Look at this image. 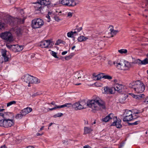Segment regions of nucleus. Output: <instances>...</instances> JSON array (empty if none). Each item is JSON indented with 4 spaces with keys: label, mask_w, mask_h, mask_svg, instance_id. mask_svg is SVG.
Segmentation results:
<instances>
[{
    "label": "nucleus",
    "mask_w": 148,
    "mask_h": 148,
    "mask_svg": "<svg viewBox=\"0 0 148 148\" xmlns=\"http://www.w3.org/2000/svg\"><path fill=\"white\" fill-rule=\"evenodd\" d=\"M79 102L82 109L85 108L86 106L91 108L93 110L97 111L106 108L104 102L98 97H96L92 100H89L87 103L84 100Z\"/></svg>",
    "instance_id": "obj_1"
},
{
    "label": "nucleus",
    "mask_w": 148,
    "mask_h": 148,
    "mask_svg": "<svg viewBox=\"0 0 148 148\" xmlns=\"http://www.w3.org/2000/svg\"><path fill=\"white\" fill-rule=\"evenodd\" d=\"M129 86L137 93L143 92L145 88L144 84L139 80L131 82L129 84Z\"/></svg>",
    "instance_id": "obj_2"
},
{
    "label": "nucleus",
    "mask_w": 148,
    "mask_h": 148,
    "mask_svg": "<svg viewBox=\"0 0 148 148\" xmlns=\"http://www.w3.org/2000/svg\"><path fill=\"white\" fill-rule=\"evenodd\" d=\"M25 18H14L10 15H7L5 20L6 23L12 26L17 24H22L24 22Z\"/></svg>",
    "instance_id": "obj_3"
},
{
    "label": "nucleus",
    "mask_w": 148,
    "mask_h": 148,
    "mask_svg": "<svg viewBox=\"0 0 148 148\" xmlns=\"http://www.w3.org/2000/svg\"><path fill=\"white\" fill-rule=\"evenodd\" d=\"M133 111L129 110H125L123 113L124 117L123 121L124 122H128L131 121L133 120L136 119V118H134L133 115Z\"/></svg>",
    "instance_id": "obj_4"
},
{
    "label": "nucleus",
    "mask_w": 148,
    "mask_h": 148,
    "mask_svg": "<svg viewBox=\"0 0 148 148\" xmlns=\"http://www.w3.org/2000/svg\"><path fill=\"white\" fill-rule=\"evenodd\" d=\"M44 24L43 20L40 18H35L32 21L31 26L33 29L40 28Z\"/></svg>",
    "instance_id": "obj_5"
},
{
    "label": "nucleus",
    "mask_w": 148,
    "mask_h": 148,
    "mask_svg": "<svg viewBox=\"0 0 148 148\" xmlns=\"http://www.w3.org/2000/svg\"><path fill=\"white\" fill-rule=\"evenodd\" d=\"M14 121L12 119H2L0 120V125L4 127H8L13 125Z\"/></svg>",
    "instance_id": "obj_6"
},
{
    "label": "nucleus",
    "mask_w": 148,
    "mask_h": 148,
    "mask_svg": "<svg viewBox=\"0 0 148 148\" xmlns=\"http://www.w3.org/2000/svg\"><path fill=\"white\" fill-rule=\"evenodd\" d=\"M1 38L6 41L11 42L13 40V38L11 34L9 32H5L0 34Z\"/></svg>",
    "instance_id": "obj_7"
},
{
    "label": "nucleus",
    "mask_w": 148,
    "mask_h": 148,
    "mask_svg": "<svg viewBox=\"0 0 148 148\" xmlns=\"http://www.w3.org/2000/svg\"><path fill=\"white\" fill-rule=\"evenodd\" d=\"M59 2L63 5L69 7L74 6L77 4L75 0H60Z\"/></svg>",
    "instance_id": "obj_8"
},
{
    "label": "nucleus",
    "mask_w": 148,
    "mask_h": 148,
    "mask_svg": "<svg viewBox=\"0 0 148 148\" xmlns=\"http://www.w3.org/2000/svg\"><path fill=\"white\" fill-rule=\"evenodd\" d=\"M113 120V122L112 123L110 126H116L118 128L122 127V125L121 124V120L120 119H118L116 116H114Z\"/></svg>",
    "instance_id": "obj_9"
},
{
    "label": "nucleus",
    "mask_w": 148,
    "mask_h": 148,
    "mask_svg": "<svg viewBox=\"0 0 148 148\" xmlns=\"http://www.w3.org/2000/svg\"><path fill=\"white\" fill-rule=\"evenodd\" d=\"M115 89V91H116L118 92L123 94L125 92L124 86L122 85L118 84H116L115 85L114 87Z\"/></svg>",
    "instance_id": "obj_10"
},
{
    "label": "nucleus",
    "mask_w": 148,
    "mask_h": 148,
    "mask_svg": "<svg viewBox=\"0 0 148 148\" xmlns=\"http://www.w3.org/2000/svg\"><path fill=\"white\" fill-rule=\"evenodd\" d=\"M104 90V93L107 94H113L115 93V89L114 87H105Z\"/></svg>",
    "instance_id": "obj_11"
},
{
    "label": "nucleus",
    "mask_w": 148,
    "mask_h": 148,
    "mask_svg": "<svg viewBox=\"0 0 148 148\" xmlns=\"http://www.w3.org/2000/svg\"><path fill=\"white\" fill-rule=\"evenodd\" d=\"M1 116L2 117V119H10L13 116V114L10 112H5L4 113H1Z\"/></svg>",
    "instance_id": "obj_12"
},
{
    "label": "nucleus",
    "mask_w": 148,
    "mask_h": 148,
    "mask_svg": "<svg viewBox=\"0 0 148 148\" xmlns=\"http://www.w3.org/2000/svg\"><path fill=\"white\" fill-rule=\"evenodd\" d=\"M136 99L139 100V102L143 104L145 103L146 99L145 98V95L144 94H141L137 95Z\"/></svg>",
    "instance_id": "obj_13"
},
{
    "label": "nucleus",
    "mask_w": 148,
    "mask_h": 148,
    "mask_svg": "<svg viewBox=\"0 0 148 148\" xmlns=\"http://www.w3.org/2000/svg\"><path fill=\"white\" fill-rule=\"evenodd\" d=\"M114 114L112 113H110L105 117L103 118L102 121L107 122L111 119H113L114 117Z\"/></svg>",
    "instance_id": "obj_14"
},
{
    "label": "nucleus",
    "mask_w": 148,
    "mask_h": 148,
    "mask_svg": "<svg viewBox=\"0 0 148 148\" xmlns=\"http://www.w3.org/2000/svg\"><path fill=\"white\" fill-rule=\"evenodd\" d=\"M32 111V108L27 107L21 110L20 112V113H22L24 115V116H25L26 114L31 112Z\"/></svg>",
    "instance_id": "obj_15"
},
{
    "label": "nucleus",
    "mask_w": 148,
    "mask_h": 148,
    "mask_svg": "<svg viewBox=\"0 0 148 148\" xmlns=\"http://www.w3.org/2000/svg\"><path fill=\"white\" fill-rule=\"evenodd\" d=\"M116 67L118 69L124 70L125 60L121 61L119 63H117Z\"/></svg>",
    "instance_id": "obj_16"
},
{
    "label": "nucleus",
    "mask_w": 148,
    "mask_h": 148,
    "mask_svg": "<svg viewBox=\"0 0 148 148\" xmlns=\"http://www.w3.org/2000/svg\"><path fill=\"white\" fill-rule=\"evenodd\" d=\"M48 42V40H45L41 41L40 42V45L42 48H49V44Z\"/></svg>",
    "instance_id": "obj_17"
},
{
    "label": "nucleus",
    "mask_w": 148,
    "mask_h": 148,
    "mask_svg": "<svg viewBox=\"0 0 148 148\" xmlns=\"http://www.w3.org/2000/svg\"><path fill=\"white\" fill-rule=\"evenodd\" d=\"M31 77L32 75L29 74L25 75L23 79L24 81L28 84H30Z\"/></svg>",
    "instance_id": "obj_18"
},
{
    "label": "nucleus",
    "mask_w": 148,
    "mask_h": 148,
    "mask_svg": "<svg viewBox=\"0 0 148 148\" xmlns=\"http://www.w3.org/2000/svg\"><path fill=\"white\" fill-rule=\"evenodd\" d=\"M23 30L20 27H17L15 30L16 34L19 36L23 35Z\"/></svg>",
    "instance_id": "obj_19"
},
{
    "label": "nucleus",
    "mask_w": 148,
    "mask_h": 148,
    "mask_svg": "<svg viewBox=\"0 0 148 148\" xmlns=\"http://www.w3.org/2000/svg\"><path fill=\"white\" fill-rule=\"evenodd\" d=\"M93 79L94 80H98L102 78L103 73H101L96 75V74L94 73L93 74Z\"/></svg>",
    "instance_id": "obj_20"
},
{
    "label": "nucleus",
    "mask_w": 148,
    "mask_h": 148,
    "mask_svg": "<svg viewBox=\"0 0 148 148\" xmlns=\"http://www.w3.org/2000/svg\"><path fill=\"white\" fill-rule=\"evenodd\" d=\"M72 108L77 110L82 109L79 102H76L73 104Z\"/></svg>",
    "instance_id": "obj_21"
},
{
    "label": "nucleus",
    "mask_w": 148,
    "mask_h": 148,
    "mask_svg": "<svg viewBox=\"0 0 148 148\" xmlns=\"http://www.w3.org/2000/svg\"><path fill=\"white\" fill-rule=\"evenodd\" d=\"M30 83L38 84L40 82V81L36 77L32 76Z\"/></svg>",
    "instance_id": "obj_22"
},
{
    "label": "nucleus",
    "mask_w": 148,
    "mask_h": 148,
    "mask_svg": "<svg viewBox=\"0 0 148 148\" xmlns=\"http://www.w3.org/2000/svg\"><path fill=\"white\" fill-rule=\"evenodd\" d=\"M42 5L39 1L36 3V5L34 6L35 10H36L41 11L42 9Z\"/></svg>",
    "instance_id": "obj_23"
},
{
    "label": "nucleus",
    "mask_w": 148,
    "mask_h": 148,
    "mask_svg": "<svg viewBox=\"0 0 148 148\" xmlns=\"http://www.w3.org/2000/svg\"><path fill=\"white\" fill-rule=\"evenodd\" d=\"M39 1L42 5H50L51 3V2L49 0H41Z\"/></svg>",
    "instance_id": "obj_24"
},
{
    "label": "nucleus",
    "mask_w": 148,
    "mask_h": 148,
    "mask_svg": "<svg viewBox=\"0 0 148 148\" xmlns=\"http://www.w3.org/2000/svg\"><path fill=\"white\" fill-rule=\"evenodd\" d=\"M124 70H128L131 66L130 63L127 61L125 60Z\"/></svg>",
    "instance_id": "obj_25"
},
{
    "label": "nucleus",
    "mask_w": 148,
    "mask_h": 148,
    "mask_svg": "<svg viewBox=\"0 0 148 148\" xmlns=\"http://www.w3.org/2000/svg\"><path fill=\"white\" fill-rule=\"evenodd\" d=\"M92 131V130L90 128L87 127H84V134L90 133Z\"/></svg>",
    "instance_id": "obj_26"
},
{
    "label": "nucleus",
    "mask_w": 148,
    "mask_h": 148,
    "mask_svg": "<svg viewBox=\"0 0 148 148\" xmlns=\"http://www.w3.org/2000/svg\"><path fill=\"white\" fill-rule=\"evenodd\" d=\"M88 39L87 37H85L84 36H82L79 37L78 38V40L80 42H82V41H86Z\"/></svg>",
    "instance_id": "obj_27"
},
{
    "label": "nucleus",
    "mask_w": 148,
    "mask_h": 148,
    "mask_svg": "<svg viewBox=\"0 0 148 148\" xmlns=\"http://www.w3.org/2000/svg\"><path fill=\"white\" fill-rule=\"evenodd\" d=\"M81 71H79L76 72L74 75V77L76 78H77L79 79L81 77V75L80 74Z\"/></svg>",
    "instance_id": "obj_28"
},
{
    "label": "nucleus",
    "mask_w": 148,
    "mask_h": 148,
    "mask_svg": "<svg viewBox=\"0 0 148 148\" xmlns=\"http://www.w3.org/2000/svg\"><path fill=\"white\" fill-rule=\"evenodd\" d=\"M14 51L15 52H18L21 51V49H20V45H15L14 46Z\"/></svg>",
    "instance_id": "obj_29"
},
{
    "label": "nucleus",
    "mask_w": 148,
    "mask_h": 148,
    "mask_svg": "<svg viewBox=\"0 0 148 148\" xmlns=\"http://www.w3.org/2000/svg\"><path fill=\"white\" fill-rule=\"evenodd\" d=\"M23 116H24V115L22 113L18 114H16V119H21Z\"/></svg>",
    "instance_id": "obj_30"
},
{
    "label": "nucleus",
    "mask_w": 148,
    "mask_h": 148,
    "mask_svg": "<svg viewBox=\"0 0 148 148\" xmlns=\"http://www.w3.org/2000/svg\"><path fill=\"white\" fill-rule=\"evenodd\" d=\"M104 74L103 73V76L102 78L105 79H107L109 80L111 79H112V77L111 76L109 75H104Z\"/></svg>",
    "instance_id": "obj_31"
},
{
    "label": "nucleus",
    "mask_w": 148,
    "mask_h": 148,
    "mask_svg": "<svg viewBox=\"0 0 148 148\" xmlns=\"http://www.w3.org/2000/svg\"><path fill=\"white\" fill-rule=\"evenodd\" d=\"M118 51L121 54L126 53H127V51L126 49H122L118 50Z\"/></svg>",
    "instance_id": "obj_32"
},
{
    "label": "nucleus",
    "mask_w": 148,
    "mask_h": 148,
    "mask_svg": "<svg viewBox=\"0 0 148 148\" xmlns=\"http://www.w3.org/2000/svg\"><path fill=\"white\" fill-rule=\"evenodd\" d=\"M148 64V58H146L142 61V64L145 65Z\"/></svg>",
    "instance_id": "obj_33"
},
{
    "label": "nucleus",
    "mask_w": 148,
    "mask_h": 148,
    "mask_svg": "<svg viewBox=\"0 0 148 148\" xmlns=\"http://www.w3.org/2000/svg\"><path fill=\"white\" fill-rule=\"evenodd\" d=\"M134 63L142 64V61L140 59H137L134 61Z\"/></svg>",
    "instance_id": "obj_34"
},
{
    "label": "nucleus",
    "mask_w": 148,
    "mask_h": 148,
    "mask_svg": "<svg viewBox=\"0 0 148 148\" xmlns=\"http://www.w3.org/2000/svg\"><path fill=\"white\" fill-rule=\"evenodd\" d=\"M63 115V114L61 113H58L54 115L53 116L54 118L60 117Z\"/></svg>",
    "instance_id": "obj_35"
},
{
    "label": "nucleus",
    "mask_w": 148,
    "mask_h": 148,
    "mask_svg": "<svg viewBox=\"0 0 148 148\" xmlns=\"http://www.w3.org/2000/svg\"><path fill=\"white\" fill-rule=\"evenodd\" d=\"M16 101H10L7 103V107H9L10 106H11L12 104H15L16 103Z\"/></svg>",
    "instance_id": "obj_36"
},
{
    "label": "nucleus",
    "mask_w": 148,
    "mask_h": 148,
    "mask_svg": "<svg viewBox=\"0 0 148 148\" xmlns=\"http://www.w3.org/2000/svg\"><path fill=\"white\" fill-rule=\"evenodd\" d=\"M6 46L8 48L10 49H11L12 48H14V46H15V45H10L8 44H6Z\"/></svg>",
    "instance_id": "obj_37"
},
{
    "label": "nucleus",
    "mask_w": 148,
    "mask_h": 148,
    "mask_svg": "<svg viewBox=\"0 0 148 148\" xmlns=\"http://www.w3.org/2000/svg\"><path fill=\"white\" fill-rule=\"evenodd\" d=\"M41 94V92H36L35 93H34V94H33L32 95V96L33 97H35L36 96H37L40 95Z\"/></svg>",
    "instance_id": "obj_38"
},
{
    "label": "nucleus",
    "mask_w": 148,
    "mask_h": 148,
    "mask_svg": "<svg viewBox=\"0 0 148 148\" xmlns=\"http://www.w3.org/2000/svg\"><path fill=\"white\" fill-rule=\"evenodd\" d=\"M67 36L69 37H72V36L73 35V32L71 31L68 32L67 34Z\"/></svg>",
    "instance_id": "obj_39"
},
{
    "label": "nucleus",
    "mask_w": 148,
    "mask_h": 148,
    "mask_svg": "<svg viewBox=\"0 0 148 148\" xmlns=\"http://www.w3.org/2000/svg\"><path fill=\"white\" fill-rule=\"evenodd\" d=\"M63 42H64L63 41H62L60 40H58L57 41L55 44L56 45H59L60 43L63 44Z\"/></svg>",
    "instance_id": "obj_40"
},
{
    "label": "nucleus",
    "mask_w": 148,
    "mask_h": 148,
    "mask_svg": "<svg viewBox=\"0 0 148 148\" xmlns=\"http://www.w3.org/2000/svg\"><path fill=\"white\" fill-rule=\"evenodd\" d=\"M48 42L49 43V48H51L54 45L53 42L49 40H48Z\"/></svg>",
    "instance_id": "obj_41"
},
{
    "label": "nucleus",
    "mask_w": 148,
    "mask_h": 148,
    "mask_svg": "<svg viewBox=\"0 0 148 148\" xmlns=\"http://www.w3.org/2000/svg\"><path fill=\"white\" fill-rule=\"evenodd\" d=\"M76 27V28L75 29V30L77 31V32H79L82 29V27H80L79 28H78V25H77Z\"/></svg>",
    "instance_id": "obj_42"
},
{
    "label": "nucleus",
    "mask_w": 148,
    "mask_h": 148,
    "mask_svg": "<svg viewBox=\"0 0 148 148\" xmlns=\"http://www.w3.org/2000/svg\"><path fill=\"white\" fill-rule=\"evenodd\" d=\"M65 107H66L68 108L70 107H72L73 106V104L71 103H66L64 104Z\"/></svg>",
    "instance_id": "obj_43"
},
{
    "label": "nucleus",
    "mask_w": 148,
    "mask_h": 148,
    "mask_svg": "<svg viewBox=\"0 0 148 148\" xmlns=\"http://www.w3.org/2000/svg\"><path fill=\"white\" fill-rule=\"evenodd\" d=\"M4 23L0 22V29H4Z\"/></svg>",
    "instance_id": "obj_44"
},
{
    "label": "nucleus",
    "mask_w": 148,
    "mask_h": 148,
    "mask_svg": "<svg viewBox=\"0 0 148 148\" xmlns=\"http://www.w3.org/2000/svg\"><path fill=\"white\" fill-rule=\"evenodd\" d=\"M73 14V13L71 12H68L67 13V17L70 18L72 16Z\"/></svg>",
    "instance_id": "obj_45"
},
{
    "label": "nucleus",
    "mask_w": 148,
    "mask_h": 148,
    "mask_svg": "<svg viewBox=\"0 0 148 148\" xmlns=\"http://www.w3.org/2000/svg\"><path fill=\"white\" fill-rule=\"evenodd\" d=\"M52 56H53L54 58H58V57L57 56V53H56L53 51H52Z\"/></svg>",
    "instance_id": "obj_46"
},
{
    "label": "nucleus",
    "mask_w": 148,
    "mask_h": 148,
    "mask_svg": "<svg viewBox=\"0 0 148 148\" xmlns=\"http://www.w3.org/2000/svg\"><path fill=\"white\" fill-rule=\"evenodd\" d=\"M72 57V56L71 55L66 56L65 57V59L66 60H68L71 59Z\"/></svg>",
    "instance_id": "obj_47"
},
{
    "label": "nucleus",
    "mask_w": 148,
    "mask_h": 148,
    "mask_svg": "<svg viewBox=\"0 0 148 148\" xmlns=\"http://www.w3.org/2000/svg\"><path fill=\"white\" fill-rule=\"evenodd\" d=\"M133 113H132L133 114H139L142 112H143V111H142L141 112L140 110H137L136 111H134V112L133 111Z\"/></svg>",
    "instance_id": "obj_48"
},
{
    "label": "nucleus",
    "mask_w": 148,
    "mask_h": 148,
    "mask_svg": "<svg viewBox=\"0 0 148 148\" xmlns=\"http://www.w3.org/2000/svg\"><path fill=\"white\" fill-rule=\"evenodd\" d=\"M2 56L3 57L6 56V51L4 50L2 52Z\"/></svg>",
    "instance_id": "obj_49"
},
{
    "label": "nucleus",
    "mask_w": 148,
    "mask_h": 148,
    "mask_svg": "<svg viewBox=\"0 0 148 148\" xmlns=\"http://www.w3.org/2000/svg\"><path fill=\"white\" fill-rule=\"evenodd\" d=\"M54 18L56 21H58L60 20L59 17L58 16H54Z\"/></svg>",
    "instance_id": "obj_50"
},
{
    "label": "nucleus",
    "mask_w": 148,
    "mask_h": 148,
    "mask_svg": "<svg viewBox=\"0 0 148 148\" xmlns=\"http://www.w3.org/2000/svg\"><path fill=\"white\" fill-rule=\"evenodd\" d=\"M4 62H6L8 61L9 58L7 56L3 57Z\"/></svg>",
    "instance_id": "obj_51"
},
{
    "label": "nucleus",
    "mask_w": 148,
    "mask_h": 148,
    "mask_svg": "<svg viewBox=\"0 0 148 148\" xmlns=\"http://www.w3.org/2000/svg\"><path fill=\"white\" fill-rule=\"evenodd\" d=\"M63 143L65 145H67L69 144V141L68 140H63L62 141Z\"/></svg>",
    "instance_id": "obj_52"
},
{
    "label": "nucleus",
    "mask_w": 148,
    "mask_h": 148,
    "mask_svg": "<svg viewBox=\"0 0 148 148\" xmlns=\"http://www.w3.org/2000/svg\"><path fill=\"white\" fill-rule=\"evenodd\" d=\"M119 31L116 30H114L112 32V35H116L118 32H119Z\"/></svg>",
    "instance_id": "obj_53"
},
{
    "label": "nucleus",
    "mask_w": 148,
    "mask_h": 148,
    "mask_svg": "<svg viewBox=\"0 0 148 148\" xmlns=\"http://www.w3.org/2000/svg\"><path fill=\"white\" fill-rule=\"evenodd\" d=\"M140 123V121H136L134 122L133 123L134 125H137L138 124Z\"/></svg>",
    "instance_id": "obj_54"
},
{
    "label": "nucleus",
    "mask_w": 148,
    "mask_h": 148,
    "mask_svg": "<svg viewBox=\"0 0 148 148\" xmlns=\"http://www.w3.org/2000/svg\"><path fill=\"white\" fill-rule=\"evenodd\" d=\"M132 96L134 98L136 99L137 97V95H134V94H132Z\"/></svg>",
    "instance_id": "obj_55"
},
{
    "label": "nucleus",
    "mask_w": 148,
    "mask_h": 148,
    "mask_svg": "<svg viewBox=\"0 0 148 148\" xmlns=\"http://www.w3.org/2000/svg\"><path fill=\"white\" fill-rule=\"evenodd\" d=\"M5 110V109H0V113H4L3 111Z\"/></svg>",
    "instance_id": "obj_56"
},
{
    "label": "nucleus",
    "mask_w": 148,
    "mask_h": 148,
    "mask_svg": "<svg viewBox=\"0 0 148 148\" xmlns=\"http://www.w3.org/2000/svg\"><path fill=\"white\" fill-rule=\"evenodd\" d=\"M110 27H112V28H111L110 29V30L111 31V34H112V32L114 30L113 29V27L112 25H110Z\"/></svg>",
    "instance_id": "obj_57"
},
{
    "label": "nucleus",
    "mask_w": 148,
    "mask_h": 148,
    "mask_svg": "<svg viewBox=\"0 0 148 148\" xmlns=\"http://www.w3.org/2000/svg\"><path fill=\"white\" fill-rule=\"evenodd\" d=\"M67 53V51H64L62 52V55H64L66 54Z\"/></svg>",
    "instance_id": "obj_58"
},
{
    "label": "nucleus",
    "mask_w": 148,
    "mask_h": 148,
    "mask_svg": "<svg viewBox=\"0 0 148 148\" xmlns=\"http://www.w3.org/2000/svg\"><path fill=\"white\" fill-rule=\"evenodd\" d=\"M146 101L145 104H147L148 103V96L145 98Z\"/></svg>",
    "instance_id": "obj_59"
},
{
    "label": "nucleus",
    "mask_w": 148,
    "mask_h": 148,
    "mask_svg": "<svg viewBox=\"0 0 148 148\" xmlns=\"http://www.w3.org/2000/svg\"><path fill=\"white\" fill-rule=\"evenodd\" d=\"M46 17L48 18V20H49L50 19V16L49 15L47 14L46 16Z\"/></svg>",
    "instance_id": "obj_60"
},
{
    "label": "nucleus",
    "mask_w": 148,
    "mask_h": 148,
    "mask_svg": "<svg viewBox=\"0 0 148 148\" xmlns=\"http://www.w3.org/2000/svg\"><path fill=\"white\" fill-rule=\"evenodd\" d=\"M42 134H43V133L40 134L39 133H37L36 134V135L37 136H41L42 135Z\"/></svg>",
    "instance_id": "obj_61"
},
{
    "label": "nucleus",
    "mask_w": 148,
    "mask_h": 148,
    "mask_svg": "<svg viewBox=\"0 0 148 148\" xmlns=\"http://www.w3.org/2000/svg\"><path fill=\"white\" fill-rule=\"evenodd\" d=\"M20 12L21 14H22L24 13V11L23 9H22L20 11Z\"/></svg>",
    "instance_id": "obj_62"
},
{
    "label": "nucleus",
    "mask_w": 148,
    "mask_h": 148,
    "mask_svg": "<svg viewBox=\"0 0 148 148\" xmlns=\"http://www.w3.org/2000/svg\"><path fill=\"white\" fill-rule=\"evenodd\" d=\"M23 49V46L22 45H20V49H21V51Z\"/></svg>",
    "instance_id": "obj_63"
},
{
    "label": "nucleus",
    "mask_w": 148,
    "mask_h": 148,
    "mask_svg": "<svg viewBox=\"0 0 148 148\" xmlns=\"http://www.w3.org/2000/svg\"><path fill=\"white\" fill-rule=\"evenodd\" d=\"M25 148H34V147H32V146H29Z\"/></svg>",
    "instance_id": "obj_64"
}]
</instances>
